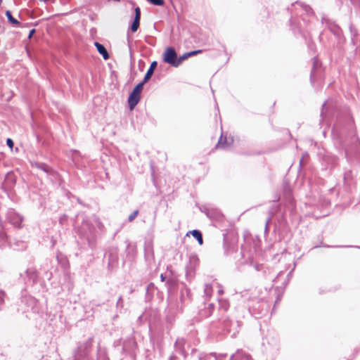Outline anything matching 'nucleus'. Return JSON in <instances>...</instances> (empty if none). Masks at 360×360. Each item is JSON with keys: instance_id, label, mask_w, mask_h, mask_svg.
<instances>
[{"instance_id": "obj_18", "label": "nucleus", "mask_w": 360, "mask_h": 360, "mask_svg": "<svg viewBox=\"0 0 360 360\" xmlns=\"http://www.w3.org/2000/svg\"><path fill=\"white\" fill-rule=\"evenodd\" d=\"M86 228L88 229L89 232L91 233L92 231V227L89 225V224L87 221H84L82 227L81 234L83 236H87V233L86 231Z\"/></svg>"}, {"instance_id": "obj_32", "label": "nucleus", "mask_w": 360, "mask_h": 360, "mask_svg": "<svg viewBox=\"0 0 360 360\" xmlns=\"http://www.w3.org/2000/svg\"><path fill=\"white\" fill-rule=\"evenodd\" d=\"M128 342H129V345L130 346H131L132 347H135V346H136V342H135V341H134V339H132V338L129 339V340H128Z\"/></svg>"}, {"instance_id": "obj_25", "label": "nucleus", "mask_w": 360, "mask_h": 360, "mask_svg": "<svg viewBox=\"0 0 360 360\" xmlns=\"http://www.w3.org/2000/svg\"><path fill=\"white\" fill-rule=\"evenodd\" d=\"M188 56L187 55V53H184V55H182L181 56H180L179 58H177V60L176 62L178 63V66L182 63V61L184 60H185L186 58H187Z\"/></svg>"}, {"instance_id": "obj_19", "label": "nucleus", "mask_w": 360, "mask_h": 360, "mask_svg": "<svg viewBox=\"0 0 360 360\" xmlns=\"http://www.w3.org/2000/svg\"><path fill=\"white\" fill-rule=\"evenodd\" d=\"M213 288L211 284L207 283L205 285L204 293L206 297H210L212 294Z\"/></svg>"}, {"instance_id": "obj_13", "label": "nucleus", "mask_w": 360, "mask_h": 360, "mask_svg": "<svg viewBox=\"0 0 360 360\" xmlns=\"http://www.w3.org/2000/svg\"><path fill=\"white\" fill-rule=\"evenodd\" d=\"M27 278L33 283H36L37 281V274L34 269H27L26 271Z\"/></svg>"}, {"instance_id": "obj_12", "label": "nucleus", "mask_w": 360, "mask_h": 360, "mask_svg": "<svg viewBox=\"0 0 360 360\" xmlns=\"http://www.w3.org/2000/svg\"><path fill=\"white\" fill-rule=\"evenodd\" d=\"M34 166L37 169H41V171H43L44 172L48 174H51L53 172V169L45 163L36 162V163H34Z\"/></svg>"}, {"instance_id": "obj_1", "label": "nucleus", "mask_w": 360, "mask_h": 360, "mask_svg": "<svg viewBox=\"0 0 360 360\" xmlns=\"http://www.w3.org/2000/svg\"><path fill=\"white\" fill-rule=\"evenodd\" d=\"M144 84L143 82L138 84L130 94L128 98V103L131 110L134 109L139 102Z\"/></svg>"}, {"instance_id": "obj_29", "label": "nucleus", "mask_w": 360, "mask_h": 360, "mask_svg": "<svg viewBox=\"0 0 360 360\" xmlns=\"http://www.w3.org/2000/svg\"><path fill=\"white\" fill-rule=\"evenodd\" d=\"M4 292L0 290V304H3L4 301Z\"/></svg>"}, {"instance_id": "obj_7", "label": "nucleus", "mask_w": 360, "mask_h": 360, "mask_svg": "<svg viewBox=\"0 0 360 360\" xmlns=\"http://www.w3.org/2000/svg\"><path fill=\"white\" fill-rule=\"evenodd\" d=\"M230 360H252L250 355L241 349L231 356Z\"/></svg>"}, {"instance_id": "obj_22", "label": "nucleus", "mask_w": 360, "mask_h": 360, "mask_svg": "<svg viewBox=\"0 0 360 360\" xmlns=\"http://www.w3.org/2000/svg\"><path fill=\"white\" fill-rule=\"evenodd\" d=\"M139 212L138 210H134L131 214H129L128 217V221L130 222L134 221V219L138 216Z\"/></svg>"}, {"instance_id": "obj_5", "label": "nucleus", "mask_w": 360, "mask_h": 360, "mask_svg": "<svg viewBox=\"0 0 360 360\" xmlns=\"http://www.w3.org/2000/svg\"><path fill=\"white\" fill-rule=\"evenodd\" d=\"M7 219L15 227H20L22 222V217L14 210H9L7 213Z\"/></svg>"}, {"instance_id": "obj_38", "label": "nucleus", "mask_w": 360, "mask_h": 360, "mask_svg": "<svg viewBox=\"0 0 360 360\" xmlns=\"http://www.w3.org/2000/svg\"><path fill=\"white\" fill-rule=\"evenodd\" d=\"M219 294H222L224 292L223 290L222 289H219V291H218Z\"/></svg>"}, {"instance_id": "obj_6", "label": "nucleus", "mask_w": 360, "mask_h": 360, "mask_svg": "<svg viewBox=\"0 0 360 360\" xmlns=\"http://www.w3.org/2000/svg\"><path fill=\"white\" fill-rule=\"evenodd\" d=\"M233 143V139L232 137H226L224 136L223 134L221 135L218 143L217 144V148L219 149H228Z\"/></svg>"}, {"instance_id": "obj_17", "label": "nucleus", "mask_w": 360, "mask_h": 360, "mask_svg": "<svg viewBox=\"0 0 360 360\" xmlns=\"http://www.w3.org/2000/svg\"><path fill=\"white\" fill-rule=\"evenodd\" d=\"M6 15L7 17L8 22H10L11 24L15 26H18L20 25V22L12 16L10 11H6Z\"/></svg>"}, {"instance_id": "obj_28", "label": "nucleus", "mask_w": 360, "mask_h": 360, "mask_svg": "<svg viewBox=\"0 0 360 360\" xmlns=\"http://www.w3.org/2000/svg\"><path fill=\"white\" fill-rule=\"evenodd\" d=\"M117 307H120V308L123 307V300H122V296H120L117 300Z\"/></svg>"}, {"instance_id": "obj_11", "label": "nucleus", "mask_w": 360, "mask_h": 360, "mask_svg": "<svg viewBox=\"0 0 360 360\" xmlns=\"http://www.w3.org/2000/svg\"><path fill=\"white\" fill-rule=\"evenodd\" d=\"M319 65L320 64L318 58L316 57L313 58V68L310 75V80L311 84H313L314 82V79L316 78V71L319 68Z\"/></svg>"}, {"instance_id": "obj_26", "label": "nucleus", "mask_w": 360, "mask_h": 360, "mask_svg": "<svg viewBox=\"0 0 360 360\" xmlns=\"http://www.w3.org/2000/svg\"><path fill=\"white\" fill-rule=\"evenodd\" d=\"M271 220V217H269V218H267V219L266 221L265 229H264L265 233H268V232H269V224Z\"/></svg>"}, {"instance_id": "obj_33", "label": "nucleus", "mask_w": 360, "mask_h": 360, "mask_svg": "<svg viewBox=\"0 0 360 360\" xmlns=\"http://www.w3.org/2000/svg\"><path fill=\"white\" fill-rule=\"evenodd\" d=\"M132 348H129L127 344L124 342L123 345V350L126 352H129Z\"/></svg>"}, {"instance_id": "obj_8", "label": "nucleus", "mask_w": 360, "mask_h": 360, "mask_svg": "<svg viewBox=\"0 0 360 360\" xmlns=\"http://www.w3.org/2000/svg\"><path fill=\"white\" fill-rule=\"evenodd\" d=\"M186 343V340L184 338H177V340L175 342L174 347L176 352H179L180 354H181L184 357H186V353L184 350V345Z\"/></svg>"}, {"instance_id": "obj_14", "label": "nucleus", "mask_w": 360, "mask_h": 360, "mask_svg": "<svg viewBox=\"0 0 360 360\" xmlns=\"http://www.w3.org/2000/svg\"><path fill=\"white\" fill-rule=\"evenodd\" d=\"M214 307L213 304H209L207 307L201 311L200 314L204 317H209L212 315L214 311Z\"/></svg>"}, {"instance_id": "obj_3", "label": "nucleus", "mask_w": 360, "mask_h": 360, "mask_svg": "<svg viewBox=\"0 0 360 360\" xmlns=\"http://www.w3.org/2000/svg\"><path fill=\"white\" fill-rule=\"evenodd\" d=\"M164 61L173 67H178L177 55L173 47H168L163 55Z\"/></svg>"}, {"instance_id": "obj_20", "label": "nucleus", "mask_w": 360, "mask_h": 360, "mask_svg": "<svg viewBox=\"0 0 360 360\" xmlns=\"http://www.w3.org/2000/svg\"><path fill=\"white\" fill-rule=\"evenodd\" d=\"M190 290L189 289L184 288L181 290V301L183 302H184L185 295L187 297L189 296Z\"/></svg>"}, {"instance_id": "obj_9", "label": "nucleus", "mask_w": 360, "mask_h": 360, "mask_svg": "<svg viewBox=\"0 0 360 360\" xmlns=\"http://www.w3.org/2000/svg\"><path fill=\"white\" fill-rule=\"evenodd\" d=\"M94 45H95L98 52L101 55H102V56L103 57V58L105 60H107V59L109 58V57H110L109 54H108L106 49L105 48V46L103 44H100V43L96 41V42L94 43Z\"/></svg>"}, {"instance_id": "obj_39", "label": "nucleus", "mask_w": 360, "mask_h": 360, "mask_svg": "<svg viewBox=\"0 0 360 360\" xmlns=\"http://www.w3.org/2000/svg\"><path fill=\"white\" fill-rule=\"evenodd\" d=\"M169 360H175V356L174 355L172 356Z\"/></svg>"}, {"instance_id": "obj_34", "label": "nucleus", "mask_w": 360, "mask_h": 360, "mask_svg": "<svg viewBox=\"0 0 360 360\" xmlns=\"http://www.w3.org/2000/svg\"><path fill=\"white\" fill-rule=\"evenodd\" d=\"M222 307H224V310H226L228 309V304L226 301H224L222 302Z\"/></svg>"}, {"instance_id": "obj_2", "label": "nucleus", "mask_w": 360, "mask_h": 360, "mask_svg": "<svg viewBox=\"0 0 360 360\" xmlns=\"http://www.w3.org/2000/svg\"><path fill=\"white\" fill-rule=\"evenodd\" d=\"M22 303L25 305V311H32L36 313L38 311L39 307L37 300L32 296H24L21 300Z\"/></svg>"}, {"instance_id": "obj_37", "label": "nucleus", "mask_w": 360, "mask_h": 360, "mask_svg": "<svg viewBox=\"0 0 360 360\" xmlns=\"http://www.w3.org/2000/svg\"><path fill=\"white\" fill-rule=\"evenodd\" d=\"M160 278L162 281H164L165 280V276H163V274L160 275Z\"/></svg>"}, {"instance_id": "obj_30", "label": "nucleus", "mask_w": 360, "mask_h": 360, "mask_svg": "<svg viewBox=\"0 0 360 360\" xmlns=\"http://www.w3.org/2000/svg\"><path fill=\"white\" fill-rule=\"evenodd\" d=\"M201 51H202L201 50L193 51L187 53V55H188V56H194L198 53H201Z\"/></svg>"}, {"instance_id": "obj_35", "label": "nucleus", "mask_w": 360, "mask_h": 360, "mask_svg": "<svg viewBox=\"0 0 360 360\" xmlns=\"http://www.w3.org/2000/svg\"><path fill=\"white\" fill-rule=\"evenodd\" d=\"M34 32H35L34 29L31 30L30 31L28 38H31L32 37L33 34L34 33Z\"/></svg>"}, {"instance_id": "obj_40", "label": "nucleus", "mask_w": 360, "mask_h": 360, "mask_svg": "<svg viewBox=\"0 0 360 360\" xmlns=\"http://www.w3.org/2000/svg\"><path fill=\"white\" fill-rule=\"evenodd\" d=\"M91 342H92V339H91V338L89 339V340H88V343H89V345H91Z\"/></svg>"}, {"instance_id": "obj_21", "label": "nucleus", "mask_w": 360, "mask_h": 360, "mask_svg": "<svg viewBox=\"0 0 360 360\" xmlns=\"http://www.w3.org/2000/svg\"><path fill=\"white\" fill-rule=\"evenodd\" d=\"M146 1L155 6H163L164 3H165L164 0H146Z\"/></svg>"}, {"instance_id": "obj_31", "label": "nucleus", "mask_w": 360, "mask_h": 360, "mask_svg": "<svg viewBox=\"0 0 360 360\" xmlns=\"http://www.w3.org/2000/svg\"><path fill=\"white\" fill-rule=\"evenodd\" d=\"M6 143L7 145L11 148H12L13 147V141L12 139H7L6 140Z\"/></svg>"}, {"instance_id": "obj_15", "label": "nucleus", "mask_w": 360, "mask_h": 360, "mask_svg": "<svg viewBox=\"0 0 360 360\" xmlns=\"http://www.w3.org/2000/svg\"><path fill=\"white\" fill-rule=\"evenodd\" d=\"M327 25L328 29L333 32L335 35L339 36L340 34V28L335 25V23L327 22Z\"/></svg>"}, {"instance_id": "obj_16", "label": "nucleus", "mask_w": 360, "mask_h": 360, "mask_svg": "<svg viewBox=\"0 0 360 360\" xmlns=\"http://www.w3.org/2000/svg\"><path fill=\"white\" fill-rule=\"evenodd\" d=\"M191 233L195 238L197 239V240L200 245H202L203 239H202V233L200 231L193 230L191 231Z\"/></svg>"}, {"instance_id": "obj_41", "label": "nucleus", "mask_w": 360, "mask_h": 360, "mask_svg": "<svg viewBox=\"0 0 360 360\" xmlns=\"http://www.w3.org/2000/svg\"><path fill=\"white\" fill-rule=\"evenodd\" d=\"M3 235H4V233H1V234H0V237H1V238H2V237H3Z\"/></svg>"}, {"instance_id": "obj_27", "label": "nucleus", "mask_w": 360, "mask_h": 360, "mask_svg": "<svg viewBox=\"0 0 360 360\" xmlns=\"http://www.w3.org/2000/svg\"><path fill=\"white\" fill-rule=\"evenodd\" d=\"M67 220H68V217H67V215L64 214L60 217L59 222L60 224H64L66 223Z\"/></svg>"}, {"instance_id": "obj_4", "label": "nucleus", "mask_w": 360, "mask_h": 360, "mask_svg": "<svg viewBox=\"0 0 360 360\" xmlns=\"http://www.w3.org/2000/svg\"><path fill=\"white\" fill-rule=\"evenodd\" d=\"M134 11H135V16H134V20H133L131 25H130L129 30L127 31V41H128L129 45L131 43L129 31L131 30L132 32H136L138 30L139 25H140L141 9L139 7H136L134 9Z\"/></svg>"}, {"instance_id": "obj_36", "label": "nucleus", "mask_w": 360, "mask_h": 360, "mask_svg": "<svg viewBox=\"0 0 360 360\" xmlns=\"http://www.w3.org/2000/svg\"><path fill=\"white\" fill-rule=\"evenodd\" d=\"M326 105V101L324 102L323 104V108H322V110H321V116H323V114H324V108H325Z\"/></svg>"}, {"instance_id": "obj_23", "label": "nucleus", "mask_w": 360, "mask_h": 360, "mask_svg": "<svg viewBox=\"0 0 360 360\" xmlns=\"http://www.w3.org/2000/svg\"><path fill=\"white\" fill-rule=\"evenodd\" d=\"M297 4L300 5V6L303 8L304 11L307 13L309 14V13H312V10H311V8L309 6L305 5V4H302V3H300V4L297 3Z\"/></svg>"}, {"instance_id": "obj_10", "label": "nucleus", "mask_w": 360, "mask_h": 360, "mask_svg": "<svg viewBox=\"0 0 360 360\" xmlns=\"http://www.w3.org/2000/svg\"><path fill=\"white\" fill-rule=\"evenodd\" d=\"M156 66H157L156 61H153L151 63L148 70H147V72L144 76L143 80L142 81L143 83L147 82L150 79V78L151 77V76L153 74L154 70L155 69Z\"/></svg>"}, {"instance_id": "obj_24", "label": "nucleus", "mask_w": 360, "mask_h": 360, "mask_svg": "<svg viewBox=\"0 0 360 360\" xmlns=\"http://www.w3.org/2000/svg\"><path fill=\"white\" fill-rule=\"evenodd\" d=\"M146 257L148 261L153 259V253L152 250L146 251Z\"/></svg>"}]
</instances>
